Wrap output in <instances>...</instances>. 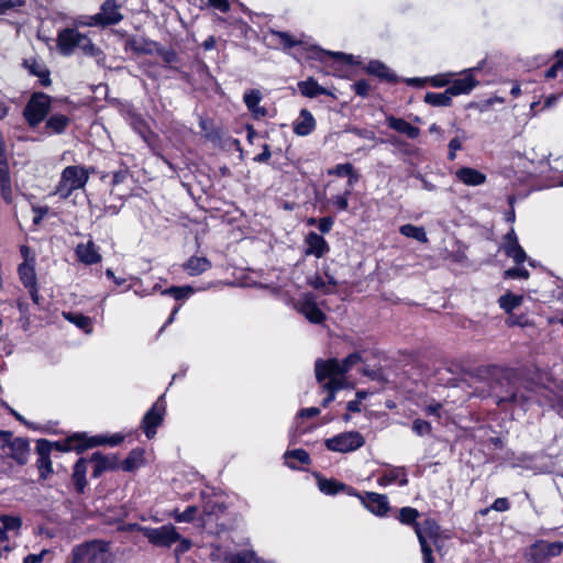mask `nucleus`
<instances>
[{
    "label": "nucleus",
    "instance_id": "f257e3e1",
    "mask_svg": "<svg viewBox=\"0 0 563 563\" xmlns=\"http://www.w3.org/2000/svg\"><path fill=\"white\" fill-rule=\"evenodd\" d=\"M496 404L505 409L527 411L533 404L555 408L563 417V389L554 391L518 377L505 378L493 387Z\"/></svg>",
    "mask_w": 563,
    "mask_h": 563
},
{
    "label": "nucleus",
    "instance_id": "f03ea898",
    "mask_svg": "<svg viewBox=\"0 0 563 563\" xmlns=\"http://www.w3.org/2000/svg\"><path fill=\"white\" fill-rule=\"evenodd\" d=\"M92 168H86L81 165H70L62 170L58 184L54 194L62 199H67L70 195L79 189H84L89 180Z\"/></svg>",
    "mask_w": 563,
    "mask_h": 563
},
{
    "label": "nucleus",
    "instance_id": "7ed1b4c3",
    "mask_svg": "<svg viewBox=\"0 0 563 563\" xmlns=\"http://www.w3.org/2000/svg\"><path fill=\"white\" fill-rule=\"evenodd\" d=\"M57 47L65 56L73 54L75 48H79L85 55L92 57H97L101 54L100 49L92 44L87 35L70 27L59 31Z\"/></svg>",
    "mask_w": 563,
    "mask_h": 563
},
{
    "label": "nucleus",
    "instance_id": "20e7f679",
    "mask_svg": "<svg viewBox=\"0 0 563 563\" xmlns=\"http://www.w3.org/2000/svg\"><path fill=\"white\" fill-rule=\"evenodd\" d=\"M69 563H112V554L107 542L93 540L76 545Z\"/></svg>",
    "mask_w": 563,
    "mask_h": 563
},
{
    "label": "nucleus",
    "instance_id": "39448f33",
    "mask_svg": "<svg viewBox=\"0 0 563 563\" xmlns=\"http://www.w3.org/2000/svg\"><path fill=\"white\" fill-rule=\"evenodd\" d=\"M361 362L362 355L358 352L350 354L342 362L336 358L328 361L318 360L314 366L316 378L319 383L325 380L327 376L344 378L343 375Z\"/></svg>",
    "mask_w": 563,
    "mask_h": 563
},
{
    "label": "nucleus",
    "instance_id": "423d86ee",
    "mask_svg": "<svg viewBox=\"0 0 563 563\" xmlns=\"http://www.w3.org/2000/svg\"><path fill=\"white\" fill-rule=\"evenodd\" d=\"M123 440L120 434H113L111 437H91L87 438L85 434L76 433L68 437L64 441H57L56 448L60 452L77 451L81 452L89 448H95L101 444L118 445Z\"/></svg>",
    "mask_w": 563,
    "mask_h": 563
},
{
    "label": "nucleus",
    "instance_id": "0eeeda50",
    "mask_svg": "<svg viewBox=\"0 0 563 563\" xmlns=\"http://www.w3.org/2000/svg\"><path fill=\"white\" fill-rule=\"evenodd\" d=\"M22 519L19 516H0V560L5 559L16 548L21 536Z\"/></svg>",
    "mask_w": 563,
    "mask_h": 563
},
{
    "label": "nucleus",
    "instance_id": "6e6552de",
    "mask_svg": "<svg viewBox=\"0 0 563 563\" xmlns=\"http://www.w3.org/2000/svg\"><path fill=\"white\" fill-rule=\"evenodd\" d=\"M51 109V97L44 92H34L27 101L23 117L30 126H37Z\"/></svg>",
    "mask_w": 563,
    "mask_h": 563
},
{
    "label": "nucleus",
    "instance_id": "1a4fd4ad",
    "mask_svg": "<svg viewBox=\"0 0 563 563\" xmlns=\"http://www.w3.org/2000/svg\"><path fill=\"white\" fill-rule=\"evenodd\" d=\"M415 532L421 547L423 563H433L431 542H434L439 536V526L434 520L427 519L421 523H416Z\"/></svg>",
    "mask_w": 563,
    "mask_h": 563
},
{
    "label": "nucleus",
    "instance_id": "9d476101",
    "mask_svg": "<svg viewBox=\"0 0 563 563\" xmlns=\"http://www.w3.org/2000/svg\"><path fill=\"white\" fill-rule=\"evenodd\" d=\"M364 444L365 439L357 431L342 432L324 441V445L329 451L339 453H350L356 451Z\"/></svg>",
    "mask_w": 563,
    "mask_h": 563
},
{
    "label": "nucleus",
    "instance_id": "9b49d317",
    "mask_svg": "<svg viewBox=\"0 0 563 563\" xmlns=\"http://www.w3.org/2000/svg\"><path fill=\"white\" fill-rule=\"evenodd\" d=\"M563 552V542L538 540L529 547L526 558L532 563H544L548 559L559 556Z\"/></svg>",
    "mask_w": 563,
    "mask_h": 563
},
{
    "label": "nucleus",
    "instance_id": "f8f14e48",
    "mask_svg": "<svg viewBox=\"0 0 563 563\" xmlns=\"http://www.w3.org/2000/svg\"><path fill=\"white\" fill-rule=\"evenodd\" d=\"M143 536L155 547L170 548L179 539L175 526L168 523L157 528H143Z\"/></svg>",
    "mask_w": 563,
    "mask_h": 563
},
{
    "label": "nucleus",
    "instance_id": "ddd939ff",
    "mask_svg": "<svg viewBox=\"0 0 563 563\" xmlns=\"http://www.w3.org/2000/svg\"><path fill=\"white\" fill-rule=\"evenodd\" d=\"M0 437L4 441V453L18 464L24 465L30 452L29 442L22 438H12V434L8 431H0Z\"/></svg>",
    "mask_w": 563,
    "mask_h": 563
},
{
    "label": "nucleus",
    "instance_id": "4468645a",
    "mask_svg": "<svg viewBox=\"0 0 563 563\" xmlns=\"http://www.w3.org/2000/svg\"><path fill=\"white\" fill-rule=\"evenodd\" d=\"M166 412L164 396H161L145 413L142 419V428L145 435L152 439L156 434V429L162 424Z\"/></svg>",
    "mask_w": 563,
    "mask_h": 563
},
{
    "label": "nucleus",
    "instance_id": "2eb2a0df",
    "mask_svg": "<svg viewBox=\"0 0 563 563\" xmlns=\"http://www.w3.org/2000/svg\"><path fill=\"white\" fill-rule=\"evenodd\" d=\"M119 5L114 0H106L101 5L100 12L89 18L88 25H111L117 24L122 20Z\"/></svg>",
    "mask_w": 563,
    "mask_h": 563
},
{
    "label": "nucleus",
    "instance_id": "dca6fc26",
    "mask_svg": "<svg viewBox=\"0 0 563 563\" xmlns=\"http://www.w3.org/2000/svg\"><path fill=\"white\" fill-rule=\"evenodd\" d=\"M295 308L311 323L319 324L325 318L324 313L318 307L316 298L311 292L302 294L295 303Z\"/></svg>",
    "mask_w": 563,
    "mask_h": 563
},
{
    "label": "nucleus",
    "instance_id": "f3484780",
    "mask_svg": "<svg viewBox=\"0 0 563 563\" xmlns=\"http://www.w3.org/2000/svg\"><path fill=\"white\" fill-rule=\"evenodd\" d=\"M360 500L361 504L373 515L377 517H385L389 509V501L386 495L374 493V492H366L365 494L355 495Z\"/></svg>",
    "mask_w": 563,
    "mask_h": 563
},
{
    "label": "nucleus",
    "instance_id": "a211bd4d",
    "mask_svg": "<svg viewBox=\"0 0 563 563\" xmlns=\"http://www.w3.org/2000/svg\"><path fill=\"white\" fill-rule=\"evenodd\" d=\"M57 442H49L45 439L38 440L36 444V452H37V468L40 471L41 478L45 479L53 473V466L52 461L49 457L51 451L53 448H55L57 451H59L56 448Z\"/></svg>",
    "mask_w": 563,
    "mask_h": 563
},
{
    "label": "nucleus",
    "instance_id": "6ab92c4d",
    "mask_svg": "<svg viewBox=\"0 0 563 563\" xmlns=\"http://www.w3.org/2000/svg\"><path fill=\"white\" fill-rule=\"evenodd\" d=\"M377 484L380 487H387L394 484L406 486L408 484L406 470L400 466H389L379 473Z\"/></svg>",
    "mask_w": 563,
    "mask_h": 563
},
{
    "label": "nucleus",
    "instance_id": "aec40b11",
    "mask_svg": "<svg viewBox=\"0 0 563 563\" xmlns=\"http://www.w3.org/2000/svg\"><path fill=\"white\" fill-rule=\"evenodd\" d=\"M475 68H470L462 71V77L455 80L451 79V85L448 87L452 96H460L471 92L476 86L477 80L474 78L473 71Z\"/></svg>",
    "mask_w": 563,
    "mask_h": 563
},
{
    "label": "nucleus",
    "instance_id": "412c9836",
    "mask_svg": "<svg viewBox=\"0 0 563 563\" xmlns=\"http://www.w3.org/2000/svg\"><path fill=\"white\" fill-rule=\"evenodd\" d=\"M317 483L320 492L325 495H336L338 493L341 492L350 496L357 495V492L353 487L347 486L333 478H324L318 475Z\"/></svg>",
    "mask_w": 563,
    "mask_h": 563
},
{
    "label": "nucleus",
    "instance_id": "4be33fe9",
    "mask_svg": "<svg viewBox=\"0 0 563 563\" xmlns=\"http://www.w3.org/2000/svg\"><path fill=\"white\" fill-rule=\"evenodd\" d=\"M316 126V119L307 109H301L298 118L292 122L294 133L298 136H307L311 134Z\"/></svg>",
    "mask_w": 563,
    "mask_h": 563
},
{
    "label": "nucleus",
    "instance_id": "5701e85b",
    "mask_svg": "<svg viewBox=\"0 0 563 563\" xmlns=\"http://www.w3.org/2000/svg\"><path fill=\"white\" fill-rule=\"evenodd\" d=\"M306 255H313L317 258L322 257L325 253L329 252L330 247L327 241L316 232H310L306 239Z\"/></svg>",
    "mask_w": 563,
    "mask_h": 563
},
{
    "label": "nucleus",
    "instance_id": "b1692460",
    "mask_svg": "<svg viewBox=\"0 0 563 563\" xmlns=\"http://www.w3.org/2000/svg\"><path fill=\"white\" fill-rule=\"evenodd\" d=\"M75 251L78 260L86 265L97 264L101 261L98 246L92 241L78 244Z\"/></svg>",
    "mask_w": 563,
    "mask_h": 563
},
{
    "label": "nucleus",
    "instance_id": "393cba45",
    "mask_svg": "<svg viewBox=\"0 0 563 563\" xmlns=\"http://www.w3.org/2000/svg\"><path fill=\"white\" fill-rule=\"evenodd\" d=\"M459 181L466 186H481L486 183V175L472 167H461L455 172Z\"/></svg>",
    "mask_w": 563,
    "mask_h": 563
},
{
    "label": "nucleus",
    "instance_id": "a878e982",
    "mask_svg": "<svg viewBox=\"0 0 563 563\" xmlns=\"http://www.w3.org/2000/svg\"><path fill=\"white\" fill-rule=\"evenodd\" d=\"M387 125L396 132L406 135L408 139L415 140L420 135V129L412 125L401 118L388 115L386 118Z\"/></svg>",
    "mask_w": 563,
    "mask_h": 563
},
{
    "label": "nucleus",
    "instance_id": "bb28decb",
    "mask_svg": "<svg viewBox=\"0 0 563 563\" xmlns=\"http://www.w3.org/2000/svg\"><path fill=\"white\" fill-rule=\"evenodd\" d=\"M23 66L30 75L38 78L42 86L51 85L49 70L43 62L36 58H29L23 60Z\"/></svg>",
    "mask_w": 563,
    "mask_h": 563
},
{
    "label": "nucleus",
    "instance_id": "cd10ccee",
    "mask_svg": "<svg viewBox=\"0 0 563 563\" xmlns=\"http://www.w3.org/2000/svg\"><path fill=\"white\" fill-rule=\"evenodd\" d=\"M244 103L247 110L252 113L255 119L264 118L267 114V110L260 106L262 101V93L257 89L249 90L243 96Z\"/></svg>",
    "mask_w": 563,
    "mask_h": 563
},
{
    "label": "nucleus",
    "instance_id": "c85d7f7f",
    "mask_svg": "<svg viewBox=\"0 0 563 563\" xmlns=\"http://www.w3.org/2000/svg\"><path fill=\"white\" fill-rule=\"evenodd\" d=\"M224 563H266L253 549L225 553Z\"/></svg>",
    "mask_w": 563,
    "mask_h": 563
},
{
    "label": "nucleus",
    "instance_id": "c756f323",
    "mask_svg": "<svg viewBox=\"0 0 563 563\" xmlns=\"http://www.w3.org/2000/svg\"><path fill=\"white\" fill-rule=\"evenodd\" d=\"M62 316L65 320L76 325L86 334H91L93 332V322L90 317L84 316L82 313L79 312L71 311H64Z\"/></svg>",
    "mask_w": 563,
    "mask_h": 563
},
{
    "label": "nucleus",
    "instance_id": "7c9ffc66",
    "mask_svg": "<svg viewBox=\"0 0 563 563\" xmlns=\"http://www.w3.org/2000/svg\"><path fill=\"white\" fill-rule=\"evenodd\" d=\"M297 86H298V89L301 92V95L307 98H316L320 95H327V96L332 95L328 89L320 86L312 77H309L306 80L299 81Z\"/></svg>",
    "mask_w": 563,
    "mask_h": 563
},
{
    "label": "nucleus",
    "instance_id": "2f4dec72",
    "mask_svg": "<svg viewBox=\"0 0 563 563\" xmlns=\"http://www.w3.org/2000/svg\"><path fill=\"white\" fill-rule=\"evenodd\" d=\"M210 267L211 262L203 256H191L183 264L184 271H186L189 276H198L207 272Z\"/></svg>",
    "mask_w": 563,
    "mask_h": 563
},
{
    "label": "nucleus",
    "instance_id": "473e14b6",
    "mask_svg": "<svg viewBox=\"0 0 563 563\" xmlns=\"http://www.w3.org/2000/svg\"><path fill=\"white\" fill-rule=\"evenodd\" d=\"M90 461L93 464L92 475L95 477H98L106 470L114 468L117 465V461L114 457L106 456L98 452L92 454Z\"/></svg>",
    "mask_w": 563,
    "mask_h": 563
},
{
    "label": "nucleus",
    "instance_id": "72a5a7b5",
    "mask_svg": "<svg viewBox=\"0 0 563 563\" xmlns=\"http://www.w3.org/2000/svg\"><path fill=\"white\" fill-rule=\"evenodd\" d=\"M366 71L387 81H395L396 75L385 64L379 60H371L366 66Z\"/></svg>",
    "mask_w": 563,
    "mask_h": 563
},
{
    "label": "nucleus",
    "instance_id": "f704fd0d",
    "mask_svg": "<svg viewBox=\"0 0 563 563\" xmlns=\"http://www.w3.org/2000/svg\"><path fill=\"white\" fill-rule=\"evenodd\" d=\"M328 382L323 384V389L328 391V396L323 399L322 406L328 407L334 400V394L345 385V379L341 377L327 376Z\"/></svg>",
    "mask_w": 563,
    "mask_h": 563
},
{
    "label": "nucleus",
    "instance_id": "c9c22d12",
    "mask_svg": "<svg viewBox=\"0 0 563 563\" xmlns=\"http://www.w3.org/2000/svg\"><path fill=\"white\" fill-rule=\"evenodd\" d=\"M284 459L286 465L289 466L290 468H298V465L295 462L299 464L310 463L309 454L302 449H296L285 452Z\"/></svg>",
    "mask_w": 563,
    "mask_h": 563
},
{
    "label": "nucleus",
    "instance_id": "e433bc0d",
    "mask_svg": "<svg viewBox=\"0 0 563 563\" xmlns=\"http://www.w3.org/2000/svg\"><path fill=\"white\" fill-rule=\"evenodd\" d=\"M18 273L21 282L25 287H33L36 284V274L34 269V263L23 262L18 268Z\"/></svg>",
    "mask_w": 563,
    "mask_h": 563
},
{
    "label": "nucleus",
    "instance_id": "4c0bfd02",
    "mask_svg": "<svg viewBox=\"0 0 563 563\" xmlns=\"http://www.w3.org/2000/svg\"><path fill=\"white\" fill-rule=\"evenodd\" d=\"M452 95L446 89L444 92H428L424 102L433 107H448L451 104Z\"/></svg>",
    "mask_w": 563,
    "mask_h": 563
},
{
    "label": "nucleus",
    "instance_id": "58836bf2",
    "mask_svg": "<svg viewBox=\"0 0 563 563\" xmlns=\"http://www.w3.org/2000/svg\"><path fill=\"white\" fill-rule=\"evenodd\" d=\"M86 463L85 459H79L74 466L73 479L78 492H82L86 486Z\"/></svg>",
    "mask_w": 563,
    "mask_h": 563
},
{
    "label": "nucleus",
    "instance_id": "ea45409f",
    "mask_svg": "<svg viewBox=\"0 0 563 563\" xmlns=\"http://www.w3.org/2000/svg\"><path fill=\"white\" fill-rule=\"evenodd\" d=\"M271 36L278 45L285 49L300 44V41L297 37L287 32L272 31Z\"/></svg>",
    "mask_w": 563,
    "mask_h": 563
},
{
    "label": "nucleus",
    "instance_id": "a19ab883",
    "mask_svg": "<svg viewBox=\"0 0 563 563\" xmlns=\"http://www.w3.org/2000/svg\"><path fill=\"white\" fill-rule=\"evenodd\" d=\"M555 63L545 71L547 79H563V47L555 52Z\"/></svg>",
    "mask_w": 563,
    "mask_h": 563
},
{
    "label": "nucleus",
    "instance_id": "79ce46f5",
    "mask_svg": "<svg viewBox=\"0 0 563 563\" xmlns=\"http://www.w3.org/2000/svg\"><path fill=\"white\" fill-rule=\"evenodd\" d=\"M68 123H69L68 117H66L64 114H53L46 121V129H48L53 133L59 134V133L64 132V130L67 128Z\"/></svg>",
    "mask_w": 563,
    "mask_h": 563
},
{
    "label": "nucleus",
    "instance_id": "37998d69",
    "mask_svg": "<svg viewBox=\"0 0 563 563\" xmlns=\"http://www.w3.org/2000/svg\"><path fill=\"white\" fill-rule=\"evenodd\" d=\"M399 232L402 235H405L407 238L415 239L419 242H422V243L428 242L426 231L422 227H416L412 224H404L400 227Z\"/></svg>",
    "mask_w": 563,
    "mask_h": 563
},
{
    "label": "nucleus",
    "instance_id": "c03bdc74",
    "mask_svg": "<svg viewBox=\"0 0 563 563\" xmlns=\"http://www.w3.org/2000/svg\"><path fill=\"white\" fill-rule=\"evenodd\" d=\"M522 299V296L508 292L501 296L498 302L501 309H504L507 313H510L514 309L521 305Z\"/></svg>",
    "mask_w": 563,
    "mask_h": 563
},
{
    "label": "nucleus",
    "instance_id": "a18cd8bd",
    "mask_svg": "<svg viewBox=\"0 0 563 563\" xmlns=\"http://www.w3.org/2000/svg\"><path fill=\"white\" fill-rule=\"evenodd\" d=\"M197 515H198L197 506H188L184 511L174 509L170 512V516L175 519L176 522H191L196 519Z\"/></svg>",
    "mask_w": 563,
    "mask_h": 563
},
{
    "label": "nucleus",
    "instance_id": "49530a36",
    "mask_svg": "<svg viewBox=\"0 0 563 563\" xmlns=\"http://www.w3.org/2000/svg\"><path fill=\"white\" fill-rule=\"evenodd\" d=\"M162 295L172 296L176 300L185 299L195 292L191 286H173L161 291Z\"/></svg>",
    "mask_w": 563,
    "mask_h": 563
},
{
    "label": "nucleus",
    "instance_id": "de8ad7c7",
    "mask_svg": "<svg viewBox=\"0 0 563 563\" xmlns=\"http://www.w3.org/2000/svg\"><path fill=\"white\" fill-rule=\"evenodd\" d=\"M307 283L309 286H311L312 288H314L317 290H320L324 295L334 294L332 287L327 283L324 277H322L318 274L309 276L307 278Z\"/></svg>",
    "mask_w": 563,
    "mask_h": 563
},
{
    "label": "nucleus",
    "instance_id": "09e8293b",
    "mask_svg": "<svg viewBox=\"0 0 563 563\" xmlns=\"http://www.w3.org/2000/svg\"><path fill=\"white\" fill-rule=\"evenodd\" d=\"M505 253L508 257L512 258L517 265L522 264L527 260V254L519 244L505 245Z\"/></svg>",
    "mask_w": 563,
    "mask_h": 563
},
{
    "label": "nucleus",
    "instance_id": "8fccbe9b",
    "mask_svg": "<svg viewBox=\"0 0 563 563\" xmlns=\"http://www.w3.org/2000/svg\"><path fill=\"white\" fill-rule=\"evenodd\" d=\"M419 517V511L412 507H402L399 510L398 519L404 525H413L416 526L417 519Z\"/></svg>",
    "mask_w": 563,
    "mask_h": 563
},
{
    "label": "nucleus",
    "instance_id": "3c124183",
    "mask_svg": "<svg viewBox=\"0 0 563 563\" xmlns=\"http://www.w3.org/2000/svg\"><path fill=\"white\" fill-rule=\"evenodd\" d=\"M142 454L140 452H131L130 455L122 462V470L132 472L141 465Z\"/></svg>",
    "mask_w": 563,
    "mask_h": 563
},
{
    "label": "nucleus",
    "instance_id": "603ef678",
    "mask_svg": "<svg viewBox=\"0 0 563 563\" xmlns=\"http://www.w3.org/2000/svg\"><path fill=\"white\" fill-rule=\"evenodd\" d=\"M350 195L351 190L346 189L343 194L332 196L330 201L339 211H346L349 208Z\"/></svg>",
    "mask_w": 563,
    "mask_h": 563
},
{
    "label": "nucleus",
    "instance_id": "864d4df0",
    "mask_svg": "<svg viewBox=\"0 0 563 563\" xmlns=\"http://www.w3.org/2000/svg\"><path fill=\"white\" fill-rule=\"evenodd\" d=\"M453 75H454L453 73H445V74H440V75H435L432 77H428V82L432 87H437V88L445 87L448 85H451V79H452Z\"/></svg>",
    "mask_w": 563,
    "mask_h": 563
},
{
    "label": "nucleus",
    "instance_id": "5fc2aeb1",
    "mask_svg": "<svg viewBox=\"0 0 563 563\" xmlns=\"http://www.w3.org/2000/svg\"><path fill=\"white\" fill-rule=\"evenodd\" d=\"M411 429L417 435L423 437L430 434L432 428L430 422L422 419H416L412 422Z\"/></svg>",
    "mask_w": 563,
    "mask_h": 563
},
{
    "label": "nucleus",
    "instance_id": "6e6d98bb",
    "mask_svg": "<svg viewBox=\"0 0 563 563\" xmlns=\"http://www.w3.org/2000/svg\"><path fill=\"white\" fill-rule=\"evenodd\" d=\"M354 166L351 163L338 164L333 168L328 170V175H334L338 177H347Z\"/></svg>",
    "mask_w": 563,
    "mask_h": 563
},
{
    "label": "nucleus",
    "instance_id": "4d7b16f0",
    "mask_svg": "<svg viewBox=\"0 0 563 563\" xmlns=\"http://www.w3.org/2000/svg\"><path fill=\"white\" fill-rule=\"evenodd\" d=\"M0 194L7 203H11L13 199L11 179L0 180Z\"/></svg>",
    "mask_w": 563,
    "mask_h": 563
},
{
    "label": "nucleus",
    "instance_id": "13d9d810",
    "mask_svg": "<svg viewBox=\"0 0 563 563\" xmlns=\"http://www.w3.org/2000/svg\"><path fill=\"white\" fill-rule=\"evenodd\" d=\"M505 278H529V272L523 267H512L505 271Z\"/></svg>",
    "mask_w": 563,
    "mask_h": 563
},
{
    "label": "nucleus",
    "instance_id": "bf43d9fd",
    "mask_svg": "<svg viewBox=\"0 0 563 563\" xmlns=\"http://www.w3.org/2000/svg\"><path fill=\"white\" fill-rule=\"evenodd\" d=\"M225 553H230V551L223 550L220 545L212 547L210 552L211 563H224Z\"/></svg>",
    "mask_w": 563,
    "mask_h": 563
},
{
    "label": "nucleus",
    "instance_id": "052dcab7",
    "mask_svg": "<svg viewBox=\"0 0 563 563\" xmlns=\"http://www.w3.org/2000/svg\"><path fill=\"white\" fill-rule=\"evenodd\" d=\"M48 554V550H42L40 553H30L23 559L22 563H43Z\"/></svg>",
    "mask_w": 563,
    "mask_h": 563
},
{
    "label": "nucleus",
    "instance_id": "680f3d73",
    "mask_svg": "<svg viewBox=\"0 0 563 563\" xmlns=\"http://www.w3.org/2000/svg\"><path fill=\"white\" fill-rule=\"evenodd\" d=\"M176 542L178 543L177 547L175 548L176 556H179V555L186 553L187 551L190 550V548L192 545V543L189 539L183 538L180 534H179V539Z\"/></svg>",
    "mask_w": 563,
    "mask_h": 563
},
{
    "label": "nucleus",
    "instance_id": "e2e57ef3",
    "mask_svg": "<svg viewBox=\"0 0 563 563\" xmlns=\"http://www.w3.org/2000/svg\"><path fill=\"white\" fill-rule=\"evenodd\" d=\"M353 89L356 95L365 97L368 93L369 85L366 80H358L354 82Z\"/></svg>",
    "mask_w": 563,
    "mask_h": 563
},
{
    "label": "nucleus",
    "instance_id": "0e129e2a",
    "mask_svg": "<svg viewBox=\"0 0 563 563\" xmlns=\"http://www.w3.org/2000/svg\"><path fill=\"white\" fill-rule=\"evenodd\" d=\"M24 0H0V14L5 10L23 5Z\"/></svg>",
    "mask_w": 563,
    "mask_h": 563
},
{
    "label": "nucleus",
    "instance_id": "69168bd1",
    "mask_svg": "<svg viewBox=\"0 0 563 563\" xmlns=\"http://www.w3.org/2000/svg\"><path fill=\"white\" fill-rule=\"evenodd\" d=\"M442 405L440 402H431L424 407V412L428 416H434L440 418Z\"/></svg>",
    "mask_w": 563,
    "mask_h": 563
},
{
    "label": "nucleus",
    "instance_id": "338daca9",
    "mask_svg": "<svg viewBox=\"0 0 563 563\" xmlns=\"http://www.w3.org/2000/svg\"><path fill=\"white\" fill-rule=\"evenodd\" d=\"M333 219L330 217L321 218L318 221V228L322 233H328L333 227Z\"/></svg>",
    "mask_w": 563,
    "mask_h": 563
},
{
    "label": "nucleus",
    "instance_id": "774afa93",
    "mask_svg": "<svg viewBox=\"0 0 563 563\" xmlns=\"http://www.w3.org/2000/svg\"><path fill=\"white\" fill-rule=\"evenodd\" d=\"M510 507V504L507 498H497L492 505V509L496 511H507Z\"/></svg>",
    "mask_w": 563,
    "mask_h": 563
}]
</instances>
